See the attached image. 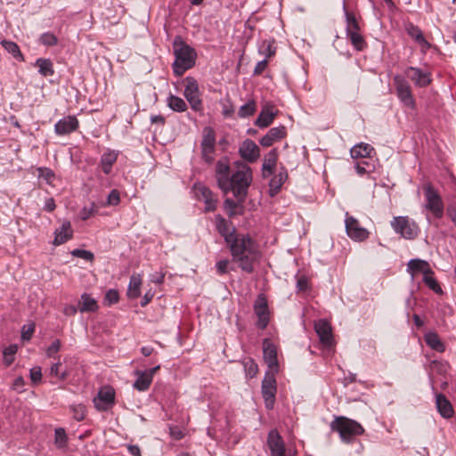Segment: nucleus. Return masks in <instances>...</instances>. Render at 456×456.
<instances>
[{
  "mask_svg": "<svg viewBox=\"0 0 456 456\" xmlns=\"http://www.w3.org/2000/svg\"><path fill=\"white\" fill-rule=\"evenodd\" d=\"M0 44L7 53L12 55L13 58L19 61L24 60L20 47L16 43L4 39L0 42Z\"/></svg>",
  "mask_w": 456,
  "mask_h": 456,
  "instance_id": "58836bf2",
  "label": "nucleus"
},
{
  "mask_svg": "<svg viewBox=\"0 0 456 456\" xmlns=\"http://www.w3.org/2000/svg\"><path fill=\"white\" fill-rule=\"evenodd\" d=\"M278 159V151L276 149L271 150L265 157L262 173L263 176L266 177L273 174Z\"/></svg>",
  "mask_w": 456,
  "mask_h": 456,
  "instance_id": "c756f323",
  "label": "nucleus"
},
{
  "mask_svg": "<svg viewBox=\"0 0 456 456\" xmlns=\"http://www.w3.org/2000/svg\"><path fill=\"white\" fill-rule=\"evenodd\" d=\"M142 275L134 273L129 281L127 296L129 298H137L141 295Z\"/></svg>",
  "mask_w": 456,
  "mask_h": 456,
  "instance_id": "473e14b6",
  "label": "nucleus"
},
{
  "mask_svg": "<svg viewBox=\"0 0 456 456\" xmlns=\"http://www.w3.org/2000/svg\"><path fill=\"white\" fill-rule=\"evenodd\" d=\"M167 106L177 112H183L187 110L186 102L180 97L175 95H169L167 99Z\"/></svg>",
  "mask_w": 456,
  "mask_h": 456,
  "instance_id": "ea45409f",
  "label": "nucleus"
},
{
  "mask_svg": "<svg viewBox=\"0 0 456 456\" xmlns=\"http://www.w3.org/2000/svg\"><path fill=\"white\" fill-rule=\"evenodd\" d=\"M61 343L60 339H55L46 349V356L55 358V354L60 351Z\"/></svg>",
  "mask_w": 456,
  "mask_h": 456,
  "instance_id": "3c124183",
  "label": "nucleus"
},
{
  "mask_svg": "<svg viewBox=\"0 0 456 456\" xmlns=\"http://www.w3.org/2000/svg\"><path fill=\"white\" fill-rule=\"evenodd\" d=\"M216 176L219 188L222 186H228L230 183V166L227 159H220L216 165Z\"/></svg>",
  "mask_w": 456,
  "mask_h": 456,
  "instance_id": "b1692460",
  "label": "nucleus"
},
{
  "mask_svg": "<svg viewBox=\"0 0 456 456\" xmlns=\"http://www.w3.org/2000/svg\"><path fill=\"white\" fill-rule=\"evenodd\" d=\"M173 48L175 56L173 71L175 76L181 77L194 66L197 53L194 48L185 44L180 37L175 39Z\"/></svg>",
  "mask_w": 456,
  "mask_h": 456,
  "instance_id": "7ed1b4c3",
  "label": "nucleus"
},
{
  "mask_svg": "<svg viewBox=\"0 0 456 456\" xmlns=\"http://www.w3.org/2000/svg\"><path fill=\"white\" fill-rule=\"evenodd\" d=\"M263 353L264 360L269 368L268 372H278L277 348L268 338L263 341Z\"/></svg>",
  "mask_w": 456,
  "mask_h": 456,
  "instance_id": "4468645a",
  "label": "nucleus"
},
{
  "mask_svg": "<svg viewBox=\"0 0 456 456\" xmlns=\"http://www.w3.org/2000/svg\"><path fill=\"white\" fill-rule=\"evenodd\" d=\"M115 400V391L110 387H102L94 398L95 407L100 411H106L112 406Z\"/></svg>",
  "mask_w": 456,
  "mask_h": 456,
  "instance_id": "a211bd4d",
  "label": "nucleus"
},
{
  "mask_svg": "<svg viewBox=\"0 0 456 456\" xmlns=\"http://www.w3.org/2000/svg\"><path fill=\"white\" fill-rule=\"evenodd\" d=\"M71 254L74 256L83 258L87 261H93L94 259V254L91 251L85 250V249H74Z\"/></svg>",
  "mask_w": 456,
  "mask_h": 456,
  "instance_id": "5fc2aeb1",
  "label": "nucleus"
},
{
  "mask_svg": "<svg viewBox=\"0 0 456 456\" xmlns=\"http://www.w3.org/2000/svg\"><path fill=\"white\" fill-rule=\"evenodd\" d=\"M70 411L73 414V418L77 421L83 420L86 417V406L83 404L71 405Z\"/></svg>",
  "mask_w": 456,
  "mask_h": 456,
  "instance_id": "8fccbe9b",
  "label": "nucleus"
},
{
  "mask_svg": "<svg viewBox=\"0 0 456 456\" xmlns=\"http://www.w3.org/2000/svg\"><path fill=\"white\" fill-rule=\"evenodd\" d=\"M118 152L115 151H107L101 157V167L105 175L111 172L113 164L117 161Z\"/></svg>",
  "mask_w": 456,
  "mask_h": 456,
  "instance_id": "2f4dec72",
  "label": "nucleus"
},
{
  "mask_svg": "<svg viewBox=\"0 0 456 456\" xmlns=\"http://www.w3.org/2000/svg\"><path fill=\"white\" fill-rule=\"evenodd\" d=\"M407 271L414 275L415 273H422L424 275L433 273L429 264L419 258L411 259L407 265Z\"/></svg>",
  "mask_w": 456,
  "mask_h": 456,
  "instance_id": "c85d7f7f",
  "label": "nucleus"
},
{
  "mask_svg": "<svg viewBox=\"0 0 456 456\" xmlns=\"http://www.w3.org/2000/svg\"><path fill=\"white\" fill-rule=\"evenodd\" d=\"M354 168L359 175H363L372 173L375 169V166L370 163V160L362 159L355 163Z\"/></svg>",
  "mask_w": 456,
  "mask_h": 456,
  "instance_id": "a19ab883",
  "label": "nucleus"
},
{
  "mask_svg": "<svg viewBox=\"0 0 456 456\" xmlns=\"http://www.w3.org/2000/svg\"><path fill=\"white\" fill-rule=\"evenodd\" d=\"M79 121L75 116H67L54 125V132L60 136L67 135L77 131Z\"/></svg>",
  "mask_w": 456,
  "mask_h": 456,
  "instance_id": "6ab92c4d",
  "label": "nucleus"
},
{
  "mask_svg": "<svg viewBox=\"0 0 456 456\" xmlns=\"http://www.w3.org/2000/svg\"><path fill=\"white\" fill-rule=\"evenodd\" d=\"M35 331V324L29 323L23 325L21 328V338L22 340H30L33 333Z\"/></svg>",
  "mask_w": 456,
  "mask_h": 456,
  "instance_id": "864d4df0",
  "label": "nucleus"
},
{
  "mask_svg": "<svg viewBox=\"0 0 456 456\" xmlns=\"http://www.w3.org/2000/svg\"><path fill=\"white\" fill-rule=\"evenodd\" d=\"M54 444L59 449H62L67 446L68 436L64 428H58L54 430Z\"/></svg>",
  "mask_w": 456,
  "mask_h": 456,
  "instance_id": "79ce46f5",
  "label": "nucleus"
},
{
  "mask_svg": "<svg viewBox=\"0 0 456 456\" xmlns=\"http://www.w3.org/2000/svg\"><path fill=\"white\" fill-rule=\"evenodd\" d=\"M275 118V113L270 109H264L255 121V125L260 128L269 126Z\"/></svg>",
  "mask_w": 456,
  "mask_h": 456,
  "instance_id": "f704fd0d",
  "label": "nucleus"
},
{
  "mask_svg": "<svg viewBox=\"0 0 456 456\" xmlns=\"http://www.w3.org/2000/svg\"><path fill=\"white\" fill-rule=\"evenodd\" d=\"M373 151L374 148L372 146L368 143L361 142L351 149L350 154L354 159H360L361 160H368Z\"/></svg>",
  "mask_w": 456,
  "mask_h": 456,
  "instance_id": "cd10ccee",
  "label": "nucleus"
},
{
  "mask_svg": "<svg viewBox=\"0 0 456 456\" xmlns=\"http://www.w3.org/2000/svg\"><path fill=\"white\" fill-rule=\"evenodd\" d=\"M330 428L332 431L338 432L340 439L346 444L352 443L355 436H361L364 432V428L360 423L344 416L336 417L330 423Z\"/></svg>",
  "mask_w": 456,
  "mask_h": 456,
  "instance_id": "20e7f679",
  "label": "nucleus"
},
{
  "mask_svg": "<svg viewBox=\"0 0 456 456\" xmlns=\"http://www.w3.org/2000/svg\"><path fill=\"white\" fill-rule=\"evenodd\" d=\"M259 53L265 56V59L270 58L275 53V51L273 49V46L270 43L264 44L263 47L260 49Z\"/></svg>",
  "mask_w": 456,
  "mask_h": 456,
  "instance_id": "680f3d73",
  "label": "nucleus"
},
{
  "mask_svg": "<svg viewBox=\"0 0 456 456\" xmlns=\"http://www.w3.org/2000/svg\"><path fill=\"white\" fill-rule=\"evenodd\" d=\"M234 113V108L228 101L222 104V114L224 118H231Z\"/></svg>",
  "mask_w": 456,
  "mask_h": 456,
  "instance_id": "052dcab7",
  "label": "nucleus"
},
{
  "mask_svg": "<svg viewBox=\"0 0 456 456\" xmlns=\"http://www.w3.org/2000/svg\"><path fill=\"white\" fill-rule=\"evenodd\" d=\"M53 244L56 246L61 245L67 242L72 238L73 230L69 221H64L61 226L54 232Z\"/></svg>",
  "mask_w": 456,
  "mask_h": 456,
  "instance_id": "bb28decb",
  "label": "nucleus"
},
{
  "mask_svg": "<svg viewBox=\"0 0 456 456\" xmlns=\"http://www.w3.org/2000/svg\"><path fill=\"white\" fill-rule=\"evenodd\" d=\"M239 153L244 160L253 163L259 158L260 149L255 142L246 139L240 146Z\"/></svg>",
  "mask_w": 456,
  "mask_h": 456,
  "instance_id": "412c9836",
  "label": "nucleus"
},
{
  "mask_svg": "<svg viewBox=\"0 0 456 456\" xmlns=\"http://www.w3.org/2000/svg\"><path fill=\"white\" fill-rule=\"evenodd\" d=\"M314 329L321 343L326 347H331L334 341L330 323L325 320H319L315 322Z\"/></svg>",
  "mask_w": 456,
  "mask_h": 456,
  "instance_id": "4be33fe9",
  "label": "nucleus"
},
{
  "mask_svg": "<svg viewBox=\"0 0 456 456\" xmlns=\"http://www.w3.org/2000/svg\"><path fill=\"white\" fill-rule=\"evenodd\" d=\"M436 406L440 415L444 419L453 416L454 411L451 402L443 394H436Z\"/></svg>",
  "mask_w": 456,
  "mask_h": 456,
  "instance_id": "a878e982",
  "label": "nucleus"
},
{
  "mask_svg": "<svg viewBox=\"0 0 456 456\" xmlns=\"http://www.w3.org/2000/svg\"><path fill=\"white\" fill-rule=\"evenodd\" d=\"M286 127L284 126H279L271 128L268 133L260 139V144L264 147H269L273 144L274 142L279 141L285 137Z\"/></svg>",
  "mask_w": 456,
  "mask_h": 456,
  "instance_id": "393cba45",
  "label": "nucleus"
},
{
  "mask_svg": "<svg viewBox=\"0 0 456 456\" xmlns=\"http://www.w3.org/2000/svg\"><path fill=\"white\" fill-rule=\"evenodd\" d=\"M42 370L41 367L36 366L30 370V379L33 383L37 384L41 381Z\"/></svg>",
  "mask_w": 456,
  "mask_h": 456,
  "instance_id": "bf43d9fd",
  "label": "nucleus"
},
{
  "mask_svg": "<svg viewBox=\"0 0 456 456\" xmlns=\"http://www.w3.org/2000/svg\"><path fill=\"white\" fill-rule=\"evenodd\" d=\"M170 436L175 440H180L184 434L178 427H170Z\"/></svg>",
  "mask_w": 456,
  "mask_h": 456,
  "instance_id": "774afa93",
  "label": "nucleus"
},
{
  "mask_svg": "<svg viewBox=\"0 0 456 456\" xmlns=\"http://www.w3.org/2000/svg\"><path fill=\"white\" fill-rule=\"evenodd\" d=\"M236 170L228 178L229 185L222 186L224 193L232 191L236 200L241 203L247 197L248 187L252 183V169L243 162H236Z\"/></svg>",
  "mask_w": 456,
  "mask_h": 456,
  "instance_id": "f03ea898",
  "label": "nucleus"
},
{
  "mask_svg": "<svg viewBox=\"0 0 456 456\" xmlns=\"http://www.w3.org/2000/svg\"><path fill=\"white\" fill-rule=\"evenodd\" d=\"M394 84L395 86L396 95L401 102L406 107L414 109L416 103L412 95L411 87L408 81L404 77L395 75L394 77Z\"/></svg>",
  "mask_w": 456,
  "mask_h": 456,
  "instance_id": "0eeeda50",
  "label": "nucleus"
},
{
  "mask_svg": "<svg viewBox=\"0 0 456 456\" xmlns=\"http://www.w3.org/2000/svg\"><path fill=\"white\" fill-rule=\"evenodd\" d=\"M425 342L433 350L443 353L445 350V346L440 339L439 336L436 332L429 331L424 336Z\"/></svg>",
  "mask_w": 456,
  "mask_h": 456,
  "instance_id": "72a5a7b5",
  "label": "nucleus"
},
{
  "mask_svg": "<svg viewBox=\"0 0 456 456\" xmlns=\"http://www.w3.org/2000/svg\"><path fill=\"white\" fill-rule=\"evenodd\" d=\"M186 86L183 95L190 103L191 109L195 111L202 109V101L200 97L199 85L195 78L187 77L185 78Z\"/></svg>",
  "mask_w": 456,
  "mask_h": 456,
  "instance_id": "9d476101",
  "label": "nucleus"
},
{
  "mask_svg": "<svg viewBox=\"0 0 456 456\" xmlns=\"http://www.w3.org/2000/svg\"><path fill=\"white\" fill-rule=\"evenodd\" d=\"M267 444L271 451V456L285 455V444L283 439L276 429H272L269 432Z\"/></svg>",
  "mask_w": 456,
  "mask_h": 456,
  "instance_id": "5701e85b",
  "label": "nucleus"
},
{
  "mask_svg": "<svg viewBox=\"0 0 456 456\" xmlns=\"http://www.w3.org/2000/svg\"><path fill=\"white\" fill-rule=\"evenodd\" d=\"M232 262L247 273L254 272V265L260 257L259 246L248 234L240 233L227 244Z\"/></svg>",
  "mask_w": 456,
  "mask_h": 456,
  "instance_id": "f257e3e1",
  "label": "nucleus"
},
{
  "mask_svg": "<svg viewBox=\"0 0 456 456\" xmlns=\"http://www.w3.org/2000/svg\"><path fill=\"white\" fill-rule=\"evenodd\" d=\"M347 27L346 36L351 44L357 51H362L366 47V42L362 36L359 33V25L355 17L348 12H346Z\"/></svg>",
  "mask_w": 456,
  "mask_h": 456,
  "instance_id": "6e6552de",
  "label": "nucleus"
},
{
  "mask_svg": "<svg viewBox=\"0 0 456 456\" xmlns=\"http://www.w3.org/2000/svg\"><path fill=\"white\" fill-rule=\"evenodd\" d=\"M276 372H266L265 377L262 382V395L265 400L266 409L271 410L273 408L276 394Z\"/></svg>",
  "mask_w": 456,
  "mask_h": 456,
  "instance_id": "1a4fd4ad",
  "label": "nucleus"
},
{
  "mask_svg": "<svg viewBox=\"0 0 456 456\" xmlns=\"http://www.w3.org/2000/svg\"><path fill=\"white\" fill-rule=\"evenodd\" d=\"M247 374L251 378L254 377L257 372V365L252 361L247 362L246 365Z\"/></svg>",
  "mask_w": 456,
  "mask_h": 456,
  "instance_id": "0e129e2a",
  "label": "nucleus"
},
{
  "mask_svg": "<svg viewBox=\"0 0 456 456\" xmlns=\"http://www.w3.org/2000/svg\"><path fill=\"white\" fill-rule=\"evenodd\" d=\"M254 313L257 317L256 327L265 330L269 323V310L267 300L263 294L258 295L254 303Z\"/></svg>",
  "mask_w": 456,
  "mask_h": 456,
  "instance_id": "ddd939ff",
  "label": "nucleus"
},
{
  "mask_svg": "<svg viewBox=\"0 0 456 456\" xmlns=\"http://www.w3.org/2000/svg\"><path fill=\"white\" fill-rule=\"evenodd\" d=\"M196 198L205 204V212L214 211L216 208L217 199L214 193L204 184L198 183L193 186Z\"/></svg>",
  "mask_w": 456,
  "mask_h": 456,
  "instance_id": "f8f14e48",
  "label": "nucleus"
},
{
  "mask_svg": "<svg viewBox=\"0 0 456 456\" xmlns=\"http://www.w3.org/2000/svg\"><path fill=\"white\" fill-rule=\"evenodd\" d=\"M268 65V60L264 59L256 63L254 69V75H261Z\"/></svg>",
  "mask_w": 456,
  "mask_h": 456,
  "instance_id": "e2e57ef3",
  "label": "nucleus"
},
{
  "mask_svg": "<svg viewBox=\"0 0 456 456\" xmlns=\"http://www.w3.org/2000/svg\"><path fill=\"white\" fill-rule=\"evenodd\" d=\"M215 223L217 232L224 237L226 244L230 243L240 233L236 232L235 228L232 225L231 222L217 215L215 216Z\"/></svg>",
  "mask_w": 456,
  "mask_h": 456,
  "instance_id": "dca6fc26",
  "label": "nucleus"
},
{
  "mask_svg": "<svg viewBox=\"0 0 456 456\" xmlns=\"http://www.w3.org/2000/svg\"><path fill=\"white\" fill-rule=\"evenodd\" d=\"M256 110V104L254 100L248 101L244 105L240 106L238 115L241 118L252 116Z\"/></svg>",
  "mask_w": 456,
  "mask_h": 456,
  "instance_id": "37998d69",
  "label": "nucleus"
},
{
  "mask_svg": "<svg viewBox=\"0 0 456 456\" xmlns=\"http://www.w3.org/2000/svg\"><path fill=\"white\" fill-rule=\"evenodd\" d=\"M98 309V305L96 300L92 297L90 295L84 293L81 296V300L79 302V311L81 313L87 312H95Z\"/></svg>",
  "mask_w": 456,
  "mask_h": 456,
  "instance_id": "c9c22d12",
  "label": "nucleus"
},
{
  "mask_svg": "<svg viewBox=\"0 0 456 456\" xmlns=\"http://www.w3.org/2000/svg\"><path fill=\"white\" fill-rule=\"evenodd\" d=\"M224 205L229 215L232 216L234 214L233 210L237 208V203L232 199H226Z\"/></svg>",
  "mask_w": 456,
  "mask_h": 456,
  "instance_id": "69168bd1",
  "label": "nucleus"
},
{
  "mask_svg": "<svg viewBox=\"0 0 456 456\" xmlns=\"http://www.w3.org/2000/svg\"><path fill=\"white\" fill-rule=\"evenodd\" d=\"M391 226L396 233L407 240L414 239L419 232V226L408 216H397L391 222Z\"/></svg>",
  "mask_w": 456,
  "mask_h": 456,
  "instance_id": "423d86ee",
  "label": "nucleus"
},
{
  "mask_svg": "<svg viewBox=\"0 0 456 456\" xmlns=\"http://www.w3.org/2000/svg\"><path fill=\"white\" fill-rule=\"evenodd\" d=\"M423 281L430 289H432L436 294H442L443 293V290H442L439 283L437 282V281L434 277V273H433L425 274L424 277H423Z\"/></svg>",
  "mask_w": 456,
  "mask_h": 456,
  "instance_id": "a18cd8bd",
  "label": "nucleus"
},
{
  "mask_svg": "<svg viewBox=\"0 0 456 456\" xmlns=\"http://www.w3.org/2000/svg\"><path fill=\"white\" fill-rule=\"evenodd\" d=\"M346 232L349 238L355 241H363L368 239L370 232L367 229L360 225L359 221L346 214L345 219Z\"/></svg>",
  "mask_w": 456,
  "mask_h": 456,
  "instance_id": "9b49d317",
  "label": "nucleus"
},
{
  "mask_svg": "<svg viewBox=\"0 0 456 456\" xmlns=\"http://www.w3.org/2000/svg\"><path fill=\"white\" fill-rule=\"evenodd\" d=\"M39 43L45 46H53L58 44V38L53 33L45 32L40 36Z\"/></svg>",
  "mask_w": 456,
  "mask_h": 456,
  "instance_id": "09e8293b",
  "label": "nucleus"
},
{
  "mask_svg": "<svg viewBox=\"0 0 456 456\" xmlns=\"http://www.w3.org/2000/svg\"><path fill=\"white\" fill-rule=\"evenodd\" d=\"M137 379L134 383V387L138 391H145L149 388L152 379L144 371L136 370Z\"/></svg>",
  "mask_w": 456,
  "mask_h": 456,
  "instance_id": "4c0bfd02",
  "label": "nucleus"
},
{
  "mask_svg": "<svg viewBox=\"0 0 456 456\" xmlns=\"http://www.w3.org/2000/svg\"><path fill=\"white\" fill-rule=\"evenodd\" d=\"M404 29L407 35L420 46V51L424 54L431 48V44L425 38L421 29L418 26L408 22L405 24Z\"/></svg>",
  "mask_w": 456,
  "mask_h": 456,
  "instance_id": "aec40b11",
  "label": "nucleus"
},
{
  "mask_svg": "<svg viewBox=\"0 0 456 456\" xmlns=\"http://www.w3.org/2000/svg\"><path fill=\"white\" fill-rule=\"evenodd\" d=\"M17 350L18 346L16 345H10L4 349V362L6 366H10L13 362L14 355L17 353Z\"/></svg>",
  "mask_w": 456,
  "mask_h": 456,
  "instance_id": "49530a36",
  "label": "nucleus"
},
{
  "mask_svg": "<svg viewBox=\"0 0 456 456\" xmlns=\"http://www.w3.org/2000/svg\"><path fill=\"white\" fill-rule=\"evenodd\" d=\"M61 363L57 362L53 363L50 368V376L56 378L58 380H65L68 377V372L66 370H61Z\"/></svg>",
  "mask_w": 456,
  "mask_h": 456,
  "instance_id": "de8ad7c7",
  "label": "nucleus"
},
{
  "mask_svg": "<svg viewBox=\"0 0 456 456\" xmlns=\"http://www.w3.org/2000/svg\"><path fill=\"white\" fill-rule=\"evenodd\" d=\"M37 170L39 178L43 179L47 184L53 185L55 174L52 169L47 167H38Z\"/></svg>",
  "mask_w": 456,
  "mask_h": 456,
  "instance_id": "c03bdc74",
  "label": "nucleus"
},
{
  "mask_svg": "<svg viewBox=\"0 0 456 456\" xmlns=\"http://www.w3.org/2000/svg\"><path fill=\"white\" fill-rule=\"evenodd\" d=\"M229 265H230V261L228 259H222V260L217 261L216 264L217 273L219 275L227 273Z\"/></svg>",
  "mask_w": 456,
  "mask_h": 456,
  "instance_id": "6e6d98bb",
  "label": "nucleus"
},
{
  "mask_svg": "<svg viewBox=\"0 0 456 456\" xmlns=\"http://www.w3.org/2000/svg\"><path fill=\"white\" fill-rule=\"evenodd\" d=\"M120 202V194L119 191L116 189L110 191L107 197V201L105 206H117Z\"/></svg>",
  "mask_w": 456,
  "mask_h": 456,
  "instance_id": "603ef678",
  "label": "nucleus"
},
{
  "mask_svg": "<svg viewBox=\"0 0 456 456\" xmlns=\"http://www.w3.org/2000/svg\"><path fill=\"white\" fill-rule=\"evenodd\" d=\"M288 178L287 170L284 167H281V170L277 175H275L270 181V193L272 196L277 194L284 182Z\"/></svg>",
  "mask_w": 456,
  "mask_h": 456,
  "instance_id": "7c9ffc66",
  "label": "nucleus"
},
{
  "mask_svg": "<svg viewBox=\"0 0 456 456\" xmlns=\"http://www.w3.org/2000/svg\"><path fill=\"white\" fill-rule=\"evenodd\" d=\"M404 73L418 87H426L432 82L431 73L417 67H408Z\"/></svg>",
  "mask_w": 456,
  "mask_h": 456,
  "instance_id": "2eb2a0df",
  "label": "nucleus"
},
{
  "mask_svg": "<svg viewBox=\"0 0 456 456\" xmlns=\"http://www.w3.org/2000/svg\"><path fill=\"white\" fill-rule=\"evenodd\" d=\"M215 145V133L212 129L208 128L205 131V134L201 142L202 157L208 163H211L214 160Z\"/></svg>",
  "mask_w": 456,
  "mask_h": 456,
  "instance_id": "f3484780",
  "label": "nucleus"
},
{
  "mask_svg": "<svg viewBox=\"0 0 456 456\" xmlns=\"http://www.w3.org/2000/svg\"><path fill=\"white\" fill-rule=\"evenodd\" d=\"M425 196V208L430 211L435 217L441 218L444 216V201L438 191L430 183L423 184Z\"/></svg>",
  "mask_w": 456,
  "mask_h": 456,
  "instance_id": "39448f33",
  "label": "nucleus"
},
{
  "mask_svg": "<svg viewBox=\"0 0 456 456\" xmlns=\"http://www.w3.org/2000/svg\"><path fill=\"white\" fill-rule=\"evenodd\" d=\"M95 212H96L95 205L94 203H92V205L89 208L85 207L82 208V210L80 211V217L82 220H87Z\"/></svg>",
  "mask_w": 456,
  "mask_h": 456,
  "instance_id": "13d9d810",
  "label": "nucleus"
},
{
  "mask_svg": "<svg viewBox=\"0 0 456 456\" xmlns=\"http://www.w3.org/2000/svg\"><path fill=\"white\" fill-rule=\"evenodd\" d=\"M35 66L38 68V72L43 77H50L54 74L53 64L50 59L38 58Z\"/></svg>",
  "mask_w": 456,
  "mask_h": 456,
  "instance_id": "e433bc0d",
  "label": "nucleus"
},
{
  "mask_svg": "<svg viewBox=\"0 0 456 456\" xmlns=\"http://www.w3.org/2000/svg\"><path fill=\"white\" fill-rule=\"evenodd\" d=\"M118 292L115 289H109L105 294V301H107L109 305L118 303Z\"/></svg>",
  "mask_w": 456,
  "mask_h": 456,
  "instance_id": "4d7b16f0",
  "label": "nucleus"
},
{
  "mask_svg": "<svg viewBox=\"0 0 456 456\" xmlns=\"http://www.w3.org/2000/svg\"><path fill=\"white\" fill-rule=\"evenodd\" d=\"M308 288V281L305 276H301L297 279V289L298 291H305Z\"/></svg>",
  "mask_w": 456,
  "mask_h": 456,
  "instance_id": "338daca9",
  "label": "nucleus"
}]
</instances>
